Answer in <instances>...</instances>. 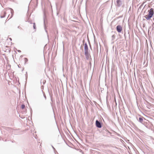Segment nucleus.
Masks as SVG:
<instances>
[{
  "label": "nucleus",
  "instance_id": "nucleus-17",
  "mask_svg": "<svg viewBox=\"0 0 154 154\" xmlns=\"http://www.w3.org/2000/svg\"><path fill=\"white\" fill-rule=\"evenodd\" d=\"M43 94L44 96V97L45 98V100H46V95L45 93H43Z\"/></svg>",
  "mask_w": 154,
  "mask_h": 154
},
{
  "label": "nucleus",
  "instance_id": "nucleus-16",
  "mask_svg": "<svg viewBox=\"0 0 154 154\" xmlns=\"http://www.w3.org/2000/svg\"><path fill=\"white\" fill-rule=\"evenodd\" d=\"M24 60H25V63H26L28 61L27 59L26 58H24Z\"/></svg>",
  "mask_w": 154,
  "mask_h": 154
},
{
  "label": "nucleus",
  "instance_id": "nucleus-21",
  "mask_svg": "<svg viewBox=\"0 0 154 154\" xmlns=\"http://www.w3.org/2000/svg\"><path fill=\"white\" fill-rule=\"evenodd\" d=\"M9 39H10L11 41L12 39H11V38H9Z\"/></svg>",
  "mask_w": 154,
  "mask_h": 154
},
{
  "label": "nucleus",
  "instance_id": "nucleus-1",
  "mask_svg": "<svg viewBox=\"0 0 154 154\" xmlns=\"http://www.w3.org/2000/svg\"><path fill=\"white\" fill-rule=\"evenodd\" d=\"M148 11L149 13L148 15L152 17L154 13L153 9L151 8Z\"/></svg>",
  "mask_w": 154,
  "mask_h": 154
},
{
  "label": "nucleus",
  "instance_id": "nucleus-3",
  "mask_svg": "<svg viewBox=\"0 0 154 154\" xmlns=\"http://www.w3.org/2000/svg\"><path fill=\"white\" fill-rule=\"evenodd\" d=\"M122 29L121 26L118 25L116 27V30L118 32H121Z\"/></svg>",
  "mask_w": 154,
  "mask_h": 154
},
{
  "label": "nucleus",
  "instance_id": "nucleus-6",
  "mask_svg": "<svg viewBox=\"0 0 154 154\" xmlns=\"http://www.w3.org/2000/svg\"><path fill=\"white\" fill-rule=\"evenodd\" d=\"M88 51V48L87 44L85 43L84 45V52Z\"/></svg>",
  "mask_w": 154,
  "mask_h": 154
},
{
  "label": "nucleus",
  "instance_id": "nucleus-22",
  "mask_svg": "<svg viewBox=\"0 0 154 154\" xmlns=\"http://www.w3.org/2000/svg\"><path fill=\"white\" fill-rule=\"evenodd\" d=\"M90 47L91 48V45H90Z\"/></svg>",
  "mask_w": 154,
  "mask_h": 154
},
{
  "label": "nucleus",
  "instance_id": "nucleus-2",
  "mask_svg": "<svg viewBox=\"0 0 154 154\" xmlns=\"http://www.w3.org/2000/svg\"><path fill=\"white\" fill-rule=\"evenodd\" d=\"M96 125L98 128H101L102 127L101 123L98 120H97L96 121Z\"/></svg>",
  "mask_w": 154,
  "mask_h": 154
},
{
  "label": "nucleus",
  "instance_id": "nucleus-20",
  "mask_svg": "<svg viewBox=\"0 0 154 154\" xmlns=\"http://www.w3.org/2000/svg\"><path fill=\"white\" fill-rule=\"evenodd\" d=\"M18 28H20H20H21V27H20V26H18Z\"/></svg>",
  "mask_w": 154,
  "mask_h": 154
},
{
  "label": "nucleus",
  "instance_id": "nucleus-19",
  "mask_svg": "<svg viewBox=\"0 0 154 154\" xmlns=\"http://www.w3.org/2000/svg\"><path fill=\"white\" fill-rule=\"evenodd\" d=\"M52 148H53V149L54 150H55V149L52 146Z\"/></svg>",
  "mask_w": 154,
  "mask_h": 154
},
{
  "label": "nucleus",
  "instance_id": "nucleus-4",
  "mask_svg": "<svg viewBox=\"0 0 154 154\" xmlns=\"http://www.w3.org/2000/svg\"><path fill=\"white\" fill-rule=\"evenodd\" d=\"M85 55L86 57V58L87 60L89 59L90 57V54H89L88 51L85 52Z\"/></svg>",
  "mask_w": 154,
  "mask_h": 154
},
{
  "label": "nucleus",
  "instance_id": "nucleus-12",
  "mask_svg": "<svg viewBox=\"0 0 154 154\" xmlns=\"http://www.w3.org/2000/svg\"><path fill=\"white\" fill-rule=\"evenodd\" d=\"M28 21L29 23L30 24H32V20H31L29 18L28 20Z\"/></svg>",
  "mask_w": 154,
  "mask_h": 154
},
{
  "label": "nucleus",
  "instance_id": "nucleus-5",
  "mask_svg": "<svg viewBox=\"0 0 154 154\" xmlns=\"http://www.w3.org/2000/svg\"><path fill=\"white\" fill-rule=\"evenodd\" d=\"M122 4V1L120 0H117L116 6L118 7H120Z\"/></svg>",
  "mask_w": 154,
  "mask_h": 154
},
{
  "label": "nucleus",
  "instance_id": "nucleus-18",
  "mask_svg": "<svg viewBox=\"0 0 154 154\" xmlns=\"http://www.w3.org/2000/svg\"><path fill=\"white\" fill-rule=\"evenodd\" d=\"M112 38H114L115 37L114 35H112Z\"/></svg>",
  "mask_w": 154,
  "mask_h": 154
},
{
  "label": "nucleus",
  "instance_id": "nucleus-8",
  "mask_svg": "<svg viewBox=\"0 0 154 154\" xmlns=\"http://www.w3.org/2000/svg\"><path fill=\"white\" fill-rule=\"evenodd\" d=\"M43 19H44V26H45V21H46V17H45V13H44V16H43Z\"/></svg>",
  "mask_w": 154,
  "mask_h": 154
},
{
  "label": "nucleus",
  "instance_id": "nucleus-23",
  "mask_svg": "<svg viewBox=\"0 0 154 154\" xmlns=\"http://www.w3.org/2000/svg\"><path fill=\"white\" fill-rule=\"evenodd\" d=\"M153 24H154V23H153Z\"/></svg>",
  "mask_w": 154,
  "mask_h": 154
},
{
  "label": "nucleus",
  "instance_id": "nucleus-7",
  "mask_svg": "<svg viewBox=\"0 0 154 154\" xmlns=\"http://www.w3.org/2000/svg\"><path fill=\"white\" fill-rule=\"evenodd\" d=\"M6 14L5 12H4L3 13H2L0 17L1 18H4L5 17Z\"/></svg>",
  "mask_w": 154,
  "mask_h": 154
},
{
  "label": "nucleus",
  "instance_id": "nucleus-9",
  "mask_svg": "<svg viewBox=\"0 0 154 154\" xmlns=\"http://www.w3.org/2000/svg\"><path fill=\"white\" fill-rule=\"evenodd\" d=\"M152 17L148 15H146L145 16V18L147 20H149Z\"/></svg>",
  "mask_w": 154,
  "mask_h": 154
},
{
  "label": "nucleus",
  "instance_id": "nucleus-10",
  "mask_svg": "<svg viewBox=\"0 0 154 154\" xmlns=\"http://www.w3.org/2000/svg\"><path fill=\"white\" fill-rule=\"evenodd\" d=\"M143 121V119L142 118L140 117L139 119V121L140 123H142Z\"/></svg>",
  "mask_w": 154,
  "mask_h": 154
},
{
  "label": "nucleus",
  "instance_id": "nucleus-13",
  "mask_svg": "<svg viewBox=\"0 0 154 154\" xmlns=\"http://www.w3.org/2000/svg\"><path fill=\"white\" fill-rule=\"evenodd\" d=\"M33 136L35 137V139H37L38 137V136L37 135L35 134H35L33 133Z\"/></svg>",
  "mask_w": 154,
  "mask_h": 154
},
{
  "label": "nucleus",
  "instance_id": "nucleus-14",
  "mask_svg": "<svg viewBox=\"0 0 154 154\" xmlns=\"http://www.w3.org/2000/svg\"><path fill=\"white\" fill-rule=\"evenodd\" d=\"M33 27L34 29H36V26L35 25V23H33Z\"/></svg>",
  "mask_w": 154,
  "mask_h": 154
},
{
  "label": "nucleus",
  "instance_id": "nucleus-11",
  "mask_svg": "<svg viewBox=\"0 0 154 154\" xmlns=\"http://www.w3.org/2000/svg\"><path fill=\"white\" fill-rule=\"evenodd\" d=\"M10 9L11 12V13L12 15H11V17H10V18L9 19H10L12 17V16H13V13H14L13 10L12 9L10 8Z\"/></svg>",
  "mask_w": 154,
  "mask_h": 154
},
{
  "label": "nucleus",
  "instance_id": "nucleus-15",
  "mask_svg": "<svg viewBox=\"0 0 154 154\" xmlns=\"http://www.w3.org/2000/svg\"><path fill=\"white\" fill-rule=\"evenodd\" d=\"M25 107V105L24 104H22L21 105V108L22 109H23Z\"/></svg>",
  "mask_w": 154,
  "mask_h": 154
}]
</instances>
